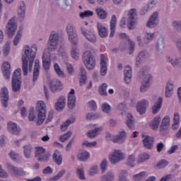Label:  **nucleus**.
Wrapping results in <instances>:
<instances>
[{"mask_svg": "<svg viewBox=\"0 0 181 181\" xmlns=\"http://www.w3.org/2000/svg\"><path fill=\"white\" fill-rule=\"evenodd\" d=\"M36 52H37L36 45H33L31 47L28 45L24 46L21 58L23 76H28V64L29 71L32 72V67H33V62L36 57Z\"/></svg>", "mask_w": 181, "mask_h": 181, "instance_id": "f257e3e1", "label": "nucleus"}, {"mask_svg": "<svg viewBox=\"0 0 181 181\" xmlns=\"http://www.w3.org/2000/svg\"><path fill=\"white\" fill-rule=\"evenodd\" d=\"M87 49L83 53L82 60L88 70H93L95 67V57L93 54V49L88 44L84 45Z\"/></svg>", "mask_w": 181, "mask_h": 181, "instance_id": "f03ea898", "label": "nucleus"}, {"mask_svg": "<svg viewBox=\"0 0 181 181\" xmlns=\"http://www.w3.org/2000/svg\"><path fill=\"white\" fill-rule=\"evenodd\" d=\"M139 77L143 80L140 86V93H145L149 88L151 86V81H152V75L148 73L146 69H143L139 74Z\"/></svg>", "mask_w": 181, "mask_h": 181, "instance_id": "7ed1b4c3", "label": "nucleus"}, {"mask_svg": "<svg viewBox=\"0 0 181 181\" xmlns=\"http://www.w3.org/2000/svg\"><path fill=\"white\" fill-rule=\"evenodd\" d=\"M21 71V69H17L13 73L11 80V88L13 93H18L21 91V87L22 86V81H21L22 79Z\"/></svg>", "mask_w": 181, "mask_h": 181, "instance_id": "20e7f679", "label": "nucleus"}, {"mask_svg": "<svg viewBox=\"0 0 181 181\" xmlns=\"http://www.w3.org/2000/svg\"><path fill=\"white\" fill-rule=\"evenodd\" d=\"M35 109L38 118L36 124L37 125H42L46 119V104H45V102L40 100L37 103Z\"/></svg>", "mask_w": 181, "mask_h": 181, "instance_id": "39448f33", "label": "nucleus"}, {"mask_svg": "<svg viewBox=\"0 0 181 181\" xmlns=\"http://www.w3.org/2000/svg\"><path fill=\"white\" fill-rule=\"evenodd\" d=\"M59 43H60V36L57 33H52L48 40V53L54 52L57 49Z\"/></svg>", "mask_w": 181, "mask_h": 181, "instance_id": "423d86ee", "label": "nucleus"}, {"mask_svg": "<svg viewBox=\"0 0 181 181\" xmlns=\"http://www.w3.org/2000/svg\"><path fill=\"white\" fill-rule=\"evenodd\" d=\"M6 166L10 175L14 176V177H23L26 176V171L22 168L15 167L9 163H7Z\"/></svg>", "mask_w": 181, "mask_h": 181, "instance_id": "0eeeda50", "label": "nucleus"}, {"mask_svg": "<svg viewBox=\"0 0 181 181\" xmlns=\"http://www.w3.org/2000/svg\"><path fill=\"white\" fill-rule=\"evenodd\" d=\"M127 28L129 30H132L134 26H136V25L138 23V14H136V9H130L127 14Z\"/></svg>", "mask_w": 181, "mask_h": 181, "instance_id": "6e6552de", "label": "nucleus"}, {"mask_svg": "<svg viewBox=\"0 0 181 181\" xmlns=\"http://www.w3.org/2000/svg\"><path fill=\"white\" fill-rule=\"evenodd\" d=\"M124 159H125V154L120 150H115L109 156V160L112 165L119 163V162L124 160Z\"/></svg>", "mask_w": 181, "mask_h": 181, "instance_id": "1a4fd4ad", "label": "nucleus"}, {"mask_svg": "<svg viewBox=\"0 0 181 181\" xmlns=\"http://www.w3.org/2000/svg\"><path fill=\"white\" fill-rule=\"evenodd\" d=\"M35 158H37L38 162H47L50 155L46 154V149L43 147H35Z\"/></svg>", "mask_w": 181, "mask_h": 181, "instance_id": "9d476101", "label": "nucleus"}, {"mask_svg": "<svg viewBox=\"0 0 181 181\" xmlns=\"http://www.w3.org/2000/svg\"><path fill=\"white\" fill-rule=\"evenodd\" d=\"M17 29L18 25H16V21H15L14 18H11L8 21L6 26V35L8 37H13V35H15Z\"/></svg>", "mask_w": 181, "mask_h": 181, "instance_id": "9b49d317", "label": "nucleus"}, {"mask_svg": "<svg viewBox=\"0 0 181 181\" xmlns=\"http://www.w3.org/2000/svg\"><path fill=\"white\" fill-rule=\"evenodd\" d=\"M81 33L90 43H95L97 42V35H95L94 31L87 30L84 27H81Z\"/></svg>", "mask_w": 181, "mask_h": 181, "instance_id": "f8f14e48", "label": "nucleus"}, {"mask_svg": "<svg viewBox=\"0 0 181 181\" xmlns=\"http://www.w3.org/2000/svg\"><path fill=\"white\" fill-rule=\"evenodd\" d=\"M0 101L4 108L8 107L9 101V91L8 88L4 87L0 90Z\"/></svg>", "mask_w": 181, "mask_h": 181, "instance_id": "ddd939ff", "label": "nucleus"}, {"mask_svg": "<svg viewBox=\"0 0 181 181\" xmlns=\"http://www.w3.org/2000/svg\"><path fill=\"white\" fill-rule=\"evenodd\" d=\"M149 107V101L146 99H142L137 103L136 111L140 115H144L146 112V108Z\"/></svg>", "mask_w": 181, "mask_h": 181, "instance_id": "4468645a", "label": "nucleus"}, {"mask_svg": "<svg viewBox=\"0 0 181 181\" xmlns=\"http://www.w3.org/2000/svg\"><path fill=\"white\" fill-rule=\"evenodd\" d=\"M66 30L68 35L69 40L71 41L72 45H77V38L74 35V28L71 24H67Z\"/></svg>", "mask_w": 181, "mask_h": 181, "instance_id": "2eb2a0df", "label": "nucleus"}, {"mask_svg": "<svg viewBox=\"0 0 181 181\" xmlns=\"http://www.w3.org/2000/svg\"><path fill=\"white\" fill-rule=\"evenodd\" d=\"M1 71L6 80H9V78H11V64L8 62L3 63Z\"/></svg>", "mask_w": 181, "mask_h": 181, "instance_id": "dca6fc26", "label": "nucleus"}, {"mask_svg": "<svg viewBox=\"0 0 181 181\" xmlns=\"http://www.w3.org/2000/svg\"><path fill=\"white\" fill-rule=\"evenodd\" d=\"M50 63H52L50 52H47V51L45 50L42 54V64L45 70H49V69H50Z\"/></svg>", "mask_w": 181, "mask_h": 181, "instance_id": "f3484780", "label": "nucleus"}, {"mask_svg": "<svg viewBox=\"0 0 181 181\" xmlns=\"http://www.w3.org/2000/svg\"><path fill=\"white\" fill-rule=\"evenodd\" d=\"M74 89H71L68 95V108L74 110L76 107V96H74Z\"/></svg>", "mask_w": 181, "mask_h": 181, "instance_id": "a211bd4d", "label": "nucleus"}, {"mask_svg": "<svg viewBox=\"0 0 181 181\" xmlns=\"http://www.w3.org/2000/svg\"><path fill=\"white\" fill-rule=\"evenodd\" d=\"M8 131L10 132V134H12V135H19V133L21 132V128L18 127L16 123L9 122L8 123Z\"/></svg>", "mask_w": 181, "mask_h": 181, "instance_id": "6ab92c4d", "label": "nucleus"}, {"mask_svg": "<svg viewBox=\"0 0 181 181\" xmlns=\"http://www.w3.org/2000/svg\"><path fill=\"white\" fill-rule=\"evenodd\" d=\"M119 38L120 39H124L125 42L129 43V46H130L129 54H132V53H134V49L135 47V42H134V41H132L129 39V37L127 36V34H125V33L119 34Z\"/></svg>", "mask_w": 181, "mask_h": 181, "instance_id": "aec40b11", "label": "nucleus"}, {"mask_svg": "<svg viewBox=\"0 0 181 181\" xmlns=\"http://www.w3.org/2000/svg\"><path fill=\"white\" fill-rule=\"evenodd\" d=\"M158 25V12H154L146 23L147 28H155Z\"/></svg>", "mask_w": 181, "mask_h": 181, "instance_id": "412c9836", "label": "nucleus"}, {"mask_svg": "<svg viewBox=\"0 0 181 181\" xmlns=\"http://www.w3.org/2000/svg\"><path fill=\"white\" fill-rule=\"evenodd\" d=\"M132 78V69L131 66H126L124 68V83L126 84H129L131 83V80Z\"/></svg>", "mask_w": 181, "mask_h": 181, "instance_id": "4be33fe9", "label": "nucleus"}, {"mask_svg": "<svg viewBox=\"0 0 181 181\" xmlns=\"http://www.w3.org/2000/svg\"><path fill=\"white\" fill-rule=\"evenodd\" d=\"M26 13V5L25 4V2L20 1L18 4V17L21 21H23L25 19V15Z\"/></svg>", "mask_w": 181, "mask_h": 181, "instance_id": "5701e85b", "label": "nucleus"}, {"mask_svg": "<svg viewBox=\"0 0 181 181\" xmlns=\"http://www.w3.org/2000/svg\"><path fill=\"white\" fill-rule=\"evenodd\" d=\"M100 75L105 76L107 74V62L105 61V56L101 54L100 56Z\"/></svg>", "mask_w": 181, "mask_h": 181, "instance_id": "b1692460", "label": "nucleus"}, {"mask_svg": "<svg viewBox=\"0 0 181 181\" xmlns=\"http://www.w3.org/2000/svg\"><path fill=\"white\" fill-rule=\"evenodd\" d=\"M151 55H149V53L146 51H141L136 59V66H139L140 63H142V60H144V59H148Z\"/></svg>", "mask_w": 181, "mask_h": 181, "instance_id": "393cba45", "label": "nucleus"}, {"mask_svg": "<svg viewBox=\"0 0 181 181\" xmlns=\"http://www.w3.org/2000/svg\"><path fill=\"white\" fill-rule=\"evenodd\" d=\"M66 105V98L64 96H61L58 100L57 102L55 104V110L57 111H62L64 109V107Z\"/></svg>", "mask_w": 181, "mask_h": 181, "instance_id": "a878e982", "label": "nucleus"}, {"mask_svg": "<svg viewBox=\"0 0 181 181\" xmlns=\"http://www.w3.org/2000/svg\"><path fill=\"white\" fill-rule=\"evenodd\" d=\"M97 28L98 35L100 37H107V36H108V31L107 30V28L103 25V24L98 23Z\"/></svg>", "mask_w": 181, "mask_h": 181, "instance_id": "bb28decb", "label": "nucleus"}, {"mask_svg": "<svg viewBox=\"0 0 181 181\" xmlns=\"http://www.w3.org/2000/svg\"><path fill=\"white\" fill-rule=\"evenodd\" d=\"M153 137L146 136L144 139H143V144L144 148L146 149H152V147L153 146Z\"/></svg>", "mask_w": 181, "mask_h": 181, "instance_id": "cd10ccee", "label": "nucleus"}, {"mask_svg": "<svg viewBox=\"0 0 181 181\" xmlns=\"http://www.w3.org/2000/svg\"><path fill=\"white\" fill-rule=\"evenodd\" d=\"M23 154L26 159L32 158V152H33V147L30 144H27L23 147Z\"/></svg>", "mask_w": 181, "mask_h": 181, "instance_id": "c85d7f7f", "label": "nucleus"}, {"mask_svg": "<svg viewBox=\"0 0 181 181\" xmlns=\"http://www.w3.org/2000/svg\"><path fill=\"white\" fill-rule=\"evenodd\" d=\"M39 69H40V62H39V59H36L35 61V66H34L33 75V83L37 81V78L39 77Z\"/></svg>", "mask_w": 181, "mask_h": 181, "instance_id": "c756f323", "label": "nucleus"}, {"mask_svg": "<svg viewBox=\"0 0 181 181\" xmlns=\"http://www.w3.org/2000/svg\"><path fill=\"white\" fill-rule=\"evenodd\" d=\"M52 160L60 166L63 162V157L62 156V153L58 150H55L54 153L52 154Z\"/></svg>", "mask_w": 181, "mask_h": 181, "instance_id": "7c9ffc66", "label": "nucleus"}, {"mask_svg": "<svg viewBox=\"0 0 181 181\" xmlns=\"http://www.w3.org/2000/svg\"><path fill=\"white\" fill-rule=\"evenodd\" d=\"M163 103V98L162 97H159L157 102L152 107L153 114H158V112L160 111V108H162Z\"/></svg>", "mask_w": 181, "mask_h": 181, "instance_id": "2f4dec72", "label": "nucleus"}, {"mask_svg": "<svg viewBox=\"0 0 181 181\" xmlns=\"http://www.w3.org/2000/svg\"><path fill=\"white\" fill-rule=\"evenodd\" d=\"M115 26H117V16L115 15H112L110 20V37H112L114 36V33H115Z\"/></svg>", "mask_w": 181, "mask_h": 181, "instance_id": "473e14b6", "label": "nucleus"}, {"mask_svg": "<svg viewBox=\"0 0 181 181\" xmlns=\"http://www.w3.org/2000/svg\"><path fill=\"white\" fill-rule=\"evenodd\" d=\"M126 135L127 134L125 133V132H121L119 135L115 136V139H113V142L115 144H124Z\"/></svg>", "mask_w": 181, "mask_h": 181, "instance_id": "72a5a7b5", "label": "nucleus"}, {"mask_svg": "<svg viewBox=\"0 0 181 181\" xmlns=\"http://www.w3.org/2000/svg\"><path fill=\"white\" fill-rule=\"evenodd\" d=\"M50 88L52 91H57V90H62V82L54 79L50 83Z\"/></svg>", "mask_w": 181, "mask_h": 181, "instance_id": "f704fd0d", "label": "nucleus"}, {"mask_svg": "<svg viewBox=\"0 0 181 181\" xmlns=\"http://www.w3.org/2000/svg\"><path fill=\"white\" fill-rule=\"evenodd\" d=\"M173 83L168 82L165 86V97L169 98L173 94Z\"/></svg>", "mask_w": 181, "mask_h": 181, "instance_id": "c9c22d12", "label": "nucleus"}, {"mask_svg": "<svg viewBox=\"0 0 181 181\" xmlns=\"http://www.w3.org/2000/svg\"><path fill=\"white\" fill-rule=\"evenodd\" d=\"M167 62L170 63L173 67H181V57L172 59L170 57H168Z\"/></svg>", "mask_w": 181, "mask_h": 181, "instance_id": "e433bc0d", "label": "nucleus"}, {"mask_svg": "<svg viewBox=\"0 0 181 181\" xmlns=\"http://www.w3.org/2000/svg\"><path fill=\"white\" fill-rule=\"evenodd\" d=\"M127 119L126 124L129 129H134L135 125V120L134 119V117L131 113L127 114Z\"/></svg>", "mask_w": 181, "mask_h": 181, "instance_id": "4c0bfd02", "label": "nucleus"}, {"mask_svg": "<svg viewBox=\"0 0 181 181\" xmlns=\"http://www.w3.org/2000/svg\"><path fill=\"white\" fill-rule=\"evenodd\" d=\"M160 124V117H156L150 122V127L151 128V129L156 130L158 128H159Z\"/></svg>", "mask_w": 181, "mask_h": 181, "instance_id": "58836bf2", "label": "nucleus"}, {"mask_svg": "<svg viewBox=\"0 0 181 181\" xmlns=\"http://www.w3.org/2000/svg\"><path fill=\"white\" fill-rule=\"evenodd\" d=\"M156 49L158 52H162V50L165 49V39L163 37L158 38L156 45Z\"/></svg>", "mask_w": 181, "mask_h": 181, "instance_id": "ea45409f", "label": "nucleus"}, {"mask_svg": "<svg viewBox=\"0 0 181 181\" xmlns=\"http://www.w3.org/2000/svg\"><path fill=\"white\" fill-rule=\"evenodd\" d=\"M155 5V1L151 0L149 4L144 5V6L141 10V15H145L148 11H149V8H153Z\"/></svg>", "mask_w": 181, "mask_h": 181, "instance_id": "a19ab883", "label": "nucleus"}, {"mask_svg": "<svg viewBox=\"0 0 181 181\" xmlns=\"http://www.w3.org/2000/svg\"><path fill=\"white\" fill-rule=\"evenodd\" d=\"M90 158V153L87 152V151H83L78 154V159L83 162L87 160Z\"/></svg>", "mask_w": 181, "mask_h": 181, "instance_id": "79ce46f5", "label": "nucleus"}, {"mask_svg": "<svg viewBox=\"0 0 181 181\" xmlns=\"http://www.w3.org/2000/svg\"><path fill=\"white\" fill-rule=\"evenodd\" d=\"M115 179L114 173H107L105 175H103L100 177V181H112Z\"/></svg>", "mask_w": 181, "mask_h": 181, "instance_id": "37998d69", "label": "nucleus"}, {"mask_svg": "<svg viewBox=\"0 0 181 181\" xmlns=\"http://www.w3.org/2000/svg\"><path fill=\"white\" fill-rule=\"evenodd\" d=\"M116 110L117 111H122L121 115H125L127 111V103H121L116 106Z\"/></svg>", "mask_w": 181, "mask_h": 181, "instance_id": "c03bdc74", "label": "nucleus"}, {"mask_svg": "<svg viewBox=\"0 0 181 181\" xmlns=\"http://www.w3.org/2000/svg\"><path fill=\"white\" fill-rule=\"evenodd\" d=\"M76 121L75 119H69L61 126L62 131H67V128H69V125L74 123Z\"/></svg>", "mask_w": 181, "mask_h": 181, "instance_id": "a18cd8bd", "label": "nucleus"}, {"mask_svg": "<svg viewBox=\"0 0 181 181\" xmlns=\"http://www.w3.org/2000/svg\"><path fill=\"white\" fill-rule=\"evenodd\" d=\"M71 55L73 59H75V60H78V58L80 57V54L78 52V50H77V47L76 45L72 47Z\"/></svg>", "mask_w": 181, "mask_h": 181, "instance_id": "49530a36", "label": "nucleus"}, {"mask_svg": "<svg viewBox=\"0 0 181 181\" xmlns=\"http://www.w3.org/2000/svg\"><path fill=\"white\" fill-rule=\"evenodd\" d=\"M173 124L172 125V129L174 131L179 128V113H175L173 117Z\"/></svg>", "mask_w": 181, "mask_h": 181, "instance_id": "de8ad7c7", "label": "nucleus"}, {"mask_svg": "<svg viewBox=\"0 0 181 181\" xmlns=\"http://www.w3.org/2000/svg\"><path fill=\"white\" fill-rule=\"evenodd\" d=\"M101 131H103V127L95 128L88 132V138H95V136H97V132H101Z\"/></svg>", "mask_w": 181, "mask_h": 181, "instance_id": "09e8293b", "label": "nucleus"}, {"mask_svg": "<svg viewBox=\"0 0 181 181\" xmlns=\"http://www.w3.org/2000/svg\"><path fill=\"white\" fill-rule=\"evenodd\" d=\"M96 13L99 19H105L107 18V11L103 8H96Z\"/></svg>", "mask_w": 181, "mask_h": 181, "instance_id": "8fccbe9b", "label": "nucleus"}, {"mask_svg": "<svg viewBox=\"0 0 181 181\" xmlns=\"http://www.w3.org/2000/svg\"><path fill=\"white\" fill-rule=\"evenodd\" d=\"M146 176H148V173L143 171L139 174L134 175L133 176V177H134V180L140 181V180H142V179H144V177H146Z\"/></svg>", "mask_w": 181, "mask_h": 181, "instance_id": "3c124183", "label": "nucleus"}, {"mask_svg": "<svg viewBox=\"0 0 181 181\" xmlns=\"http://www.w3.org/2000/svg\"><path fill=\"white\" fill-rule=\"evenodd\" d=\"M136 158H135V156L134 155H130L127 158V166H129L130 168H134L135 166V160Z\"/></svg>", "mask_w": 181, "mask_h": 181, "instance_id": "603ef678", "label": "nucleus"}, {"mask_svg": "<svg viewBox=\"0 0 181 181\" xmlns=\"http://www.w3.org/2000/svg\"><path fill=\"white\" fill-rule=\"evenodd\" d=\"M66 174V170L65 169H62V170H60L57 175H54V177H52L50 180L51 181H56V180H59L61 179V177H63V175H64Z\"/></svg>", "mask_w": 181, "mask_h": 181, "instance_id": "864d4df0", "label": "nucleus"}, {"mask_svg": "<svg viewBox=\"0 0 181 181\" xmlns=\"http://www.w3.org/2000/svg\"><path fill=\"white\" fill-rule=\"evenodd\" d=\"M71 135H73V132L69 131L67 133H65L64 134L60 136L59 137V141H61V142H66V141H68V139H70V136H71Z\"/></svg>", "mask_w": 181, "mask_h": 181, "instance_id": "5fc2aeb1", "label": "nucleus"}, {"mask_svg": "<svg viewBox=\"0 0 181 181\" xmlns=\"http://www.w3.org/2000/svg\"><path fill=\"white\" fill-rule=\"evenodd\" d=\"M127 175L128 171L122 170L119 174V181H128V178H127Z\"/></svg>", "mask_w": 181, "mask_h": 181, "instance_id": "6e6d98bb", "label": "nucleus"}, {"mask_svg": "<svg viewBox=\"0 0 181 181\" xmlns=\"http://www.w3.org/2000/svg\"><path fill=\"white\" fill-rule=\"evenodd\" d=\"M94 15V13L91 11H85L84 12H81L79 14L80 18L82 19H84V18H90V16H93Z\"/></svg>", "mask_w": 181, "mask_h": 181, "instance_id": "4d7b16f0", "label": "nucleus"}, {"mask_svg": "<svg viewBox=\"0 0 181 181\" xmlns=\"http://www.w3.org/2000/svg\"><path fill=\"white\" fill-rule=\"evenodd\" d=\"M101 110L105 114H110L111 112V106L108 103H103L102 104Z\"/></svg>", "mask_w": 181, "mask_h": 181, "instance_id": "13d9d810", "label": "nucleus"}, {"mask_svg": "<svg viewBox=\"0 0 181 181\" xmlns=\"http://www.w3.org/2000/svg\"><path fill=\"white\" fill-rule=\"evenodd\" d=\"M21 37H22V30H19L17 32V34L13 40L14 46H18V43H19V40H21Z\"/></svg>", "mask_w": 181, "mask_h": 181, "instance_id": "bf43d9fd", "label": "nucleus"}, {"mask_svg": "<svg viewBox=\"0 0 181 181\" xmlns=\"http://www.w3.org/2000/svg\"><path fill=\"white\" fill-rule=\"evenodd\" d=\"M107 87H108L107 83H103V85L100 87L99 93L100 95H107Z\"/></svg>", "mask_w": 181, "mask_h": 181, "instance_id": "052dcab7", "label": "nucleus"}, {"mask_svg": "<svg viewBox=\"0 0 181 181\" xmlns=\"http://www.w3.org/2000/svg\"><path fill=\"white\" fill-rule=\"evenodd\" d=\"M148 159H149V154H143L139 158L137 163H144V162H146V160H148Z\"/></svg>", "mask_w": 181, "mask_h": 181, "instance_id": "680f3d73", "label": "nucleus"}, {"mask_svg": "<svg viewBox=\"0 0 181 181\" xmlns=\"http://www.w3.org/2000/svg\"><path fill=\"white\" fill-rule=\"evenodd\" d=\"M54 70H55L57 76H59V77L64 76V74L63 73V71H62V69H60V66H59L58 64H54Z\"/></svg>", "mask_w": 181, "mask_h": 181, "instance_id": "e2e57ef3", "label": "nucleus"}, {"mask_svg": "<svg viewBox=\"0 0 181 181\" xmlns=\"http://www.w3.org/2000/svg\"><path fill=\"white\" fill-rule=\"evenodd\" d=\"M169 165V162L166 160H161L158 164L157 168L158 169H163V168H166V165Z\"/></svg>", "mask_w": 181, "mask_h": 181, "instance_id": "0e129e2a", "label": "nucleus"}, {"mask_svg": "<svg viewBox=\"0 0 181 181\" xmlns=\"http://www.w3.org/2000/svg\"><path fill=\"white\" fill-rule=\"evenodd\" d=\"M83 146H87L88 148H94V146H97V141L88 142L85 141L82 143Z\"/></svg>", "mask_w": 181, "mask_h": 181, "instance_id": "69168bd1", "label": "nucleus"}, {"mask_svg": "<svg viewBox=\"0 0 181 181\" xmlns=\"http://www.w3.org/2000/svg\"><path fill=\"white\" fill-rule=\"evenodd\" d=\"M77 175L81 180H86V177L84 176V170L82 168H78L77 170Z\"/></svg>", "mask_w": 181, "mask_h": 181, "instance_id": "338daca9", "label": "nucleus"}, {"mask_svg": "<svg viewBox=\"0 0 181 181\" xmlns=\"http://www.w3.org/2000/svg\"><path fill=\"white\" fill-rule=\"evenodd\" d=\"M107 160L104 159L100 163V169L102 173H104L107 170Z\"/></svg>", "mask_w": 181, "mask_h": 181, "instance_id": "774afa93", "label": "nucleus"}]
</instances>
